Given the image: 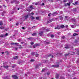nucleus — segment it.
Segmentation results:
<instances>
[{"label": "nucleus", "instance_id": "obj_1", "mask_svg": "<svg viewBox=\"0 0 79 79\" xmlns=\"http://www.w3.org/2000/svg\"><path fill=\"white\" fill-rule=\"evenodd\" d=\"M71 20L74 22V24H76V19L74 18H72L71 19Z\"/></svg>", "mask_w": 79, "mask_h": 79}, {"label": "nucleus", "instance_id": "obj_2", "mask_svg": "<svg viewBox=\"0 0 79 79\" xmlns=\"http://www.w3.org/2000/svg\"><path fill=\"white\" fill-rule=\"evenodd\" d=\"M12 77L13 79H18V77H17V76H16V75H13L12 76Z\"/></svg>", "mask_w": 79, "mask_h": 79}, {"label": "nucleus", "instance_id": "obj_3", "mask_svg": "<svg viewBox=\"0 0 79 79\" xmlns=\"http://www.w3.org/2000/svg\"><path fill=\"white\" fill-rule=\"evenodd\" d=\"M52 56V57H51L52 58H53V55H52L51 54H49L48 56H45V58H48V57H50V56Z\"/></svg>", "mask_w": 79, "mask_h": 79}, {"label": "nucleus", "instance_id": "obj_4", "mask_svg": "<svg viewBox=\"0 0 79 79\" xmlns=\"http://www.w3.org/2000/svg\"><path fill=\"white\" fill-rule=\"evenodd\" d=\"M57 14H58V13H56V12H54L52 13L51 15H52L53 16H56Z\"/></svg>", "mask_w": 79, "mask_h": 79}, {"label": "nucleus", "instance_id": "obj_5", "mask_svg": "<svg viewBox=\"0 0 79 79\" xmlns=\"http://www.w3.org/2000/svg\"><path fill=\"white\" fill-rule=\"evenodd\" d=\"M44 33V31H41L39 33V34L40 35V36H42L43 35V34Z\"/></svg>", "mask_w": 79, "mask_h": 79}, {"label": "nucleus", "instance_id": "obj_6", "mask_svg": "<svg viewBox=\"0 0 79 79\" xmlns=\"http://www.w3.org/2000/svg\"><path fill=\"white\" fill-rule=\"evenodd\" d=\"M52 67H53L54 68H58V67H59V65L57 64L56 65H52Z\"/></svg>", "mask_w": 79, "mask_h": 79}, {"label": "nucleus", "instance_id": "obj_7", "mask_svg": "<svg viewBox=\"0 0 79 79\" xmlns=\"http://www.w3.org/2000/svg\"><path fill=\"white\" fill-rule=\"evenodd\" d=\"M56 29H60V27L59 25H57V27L55 28Z\"/></svg>", "mask_w": 79, "mask_h": 79}, {"label": "nucleus", "instance_id": "obj_8", "mask_svg": "<svg viewBox=\"0 0 79 79\" xmlns=\"http://www.w3.org/2000/svg\"><path fill=\"white\" fill-rule=\"evenodd\" d=\"M54 20H53V19L50 20L48 21L47 22V23H51V22H52V21H53Z\"/></svg>", "mask_w": 79, "mask_h": 79}, {"label": "nucleus", "instance_id": "obj_9", "mask_svg": "<svg viewBox=\"0 0 79 79\" xmlns=\"http://www.w3.org/2000/svg\"><path fill=\"white\" fill-rule=\"evenodd\" d=\"M19 2L17 0H14V3H15V4H18V3H19Z\"/></svg>", "mask_w": 79, "mask_h": 79}, {"label": "nucleus", "instance_id": "obj_10", "mask_svg": "<svg viewBox=\"0 0 79 79\" xmlns=\"http://www.w3.org/2000/svg\"><path fill=\"white\" fill-rule=\"evenodd\" d=\"M56 79H58L59 77V74H56Z\"/></svg>", "mask_w": 79, "mask_h": 79}, {"label": "nucleus", "instance_id": "obj_11", "mask_svg": "<svg viewBox=\"0 0 79 79\" xmlns=\"http://www.w3.org/2000/svg\"><path fill=\"white\" fill-rule=\"evenodd\" d=\"M64 25H61L60 26V29L64 28Z\"/></svg>", "mask_w": 79, "mask_h": 79}, {"label": "nucleus", "instance_id": "obj_12", "mask_svg": "<svg viewBox=\"0 0 79 79\" xmlns=\"http://www.w3.org/2000/svg\"><path fill=\"white\" fill-rule=\"evenodd\" d=\"M35 55V52H32L31 53V55L32 56H34Z\"/></svg>", "mask_w": 79, "mask_h": 79}, {"label": "nucleus", "instance_id": "obj_13", "mask_svg": "<svg viewBox=\"0 0 79 79\" xmlns=\"http://www.w3.org/2000/svg\"><path fill=\"white\" fill-rule=\"evenodd\" d=\"M28 17H29V15H25L24 16V18L25 19H27V18H28Z\"/></svg>", "mask_w": 79, "mask_h": 79}, {"label": "nucleus", "instance_id": "obj_14", "mask_svg": "<svg viewBox=\"0 0 79 79\" xmlns=\"http://www.w3.org/2000/svg\"><path fill=\"white\" fill-rule=\"evenodd\" d=\"M27 11H32V9H30V8H28L27 9Z\"/></svg>", "mask_w": 79, "mask_h": 79}, {"label": "nucleus", "instance_id": "obj_15", "mask_svg": "<svg viewBox=\"0 0 79 79\" xmlns=\"http://www.w3.org/2000/svg\"><path fill=\"white\" fill-rule=\"evenodd\" d=\"M29 8L31 9V10H32V9H34V7H33V6L32 5L30 6Z\"/></svg>", "mask_w": 79, "mask_h": 79}, {"label": "nucleus", "instance_id": "obj_16", "mask_svg": "<svg viewBox=\"0 0 79 79\" xmlns=\"http://www.w3.org/2000/svg\"><path fill=\"white\" fill-rule=\"evenodd\" d=\"M18 59V56H16L14 57V60H17V59Z\"/></svg>", "mask_w": 79, "mask_h": 79}, {"label": "nucleus", "instance_id": "obj_17", "mask_svg": "<svg viewBox=\"0 0 79 79\" xmlns=\"http://www.w3.org/2000/svg\"><path fill=\"white\" fill-rule=\"evenodd\" d=\"M3 67L5 69H7L9 67V66L7 65V66H4Z\"/></svg>", "mask_w": 79, "mask_h": 79}, {"label": "nucleus", "instance_id": "obj_18", "mask_svg": "<svg viewBox=\"0 0 79 79\" xmlns=\"http://www.w3.org/2000/svg\"><path fill=\"white\" fill-rule=\"evenodd\" d=\"M16 65L15 64H14L12 66V68H15L16 67Z\"/></svg>", "mask_w": 79, "mask_h": 79}, {"label": "nucleus", "instance_id": "obj_19", "mask_svg": "<svg viewBox=\"0 0 79 79\" xmlns=\"http://www.w3.org/2000/svg\"><path fill=\"white\" fill-rule=\"evenodd\" d=\"M0 37H2H2H5V35L2 34L0 36Z\"/></svg>", "mask_w": 79, "mask_h": 79}, {"label": "nucleus", "instance_id": "obj_20", "mask_svg": "<svg viewBox=\"0 0 79 79\" xmlns=\"http://www.w3.org/2000/svg\"><path fill=\"white\" fill-rule=\"evenodd\" d=\"M78 35V34H77L76 33H75L74 34H73V36H76V35Z\"/></svg>", "mask_w": 79, "mask_h": 79}, {"label": "nucleus", "instance_id": "obj_21", "mask_svg": "<svg viewBox=\"0 0 79 79\" xmlns=\"http://www.w3.org/2000/svg\"><path fill=\"white\" fill-rule=\"evenodd\" d=\"M35 45L36 47H37L38 46H40V44H35Z\"/></svg>", "mask_w": 79, "mask_h": 79}, {"label": "nucleus", "instance_id": "obj_22", "mask_svg": "<svg viewBox=\"0 0 79 79\" xmlns=\"http://www.w3.org/2000/svg\"><path fill=\"white\" fill-rule=\"evenodd\" d=\"M60 19L61 21H62L63 19V18L62 17H60Z\"/></svg>", "mask_w": 79, "mask_h": 79}, {"label": "nucleus", "instance_id": "obj_23", "mask_svg": "<svg viewBox=\"0 0 79 79\" xmlns=\"http://www.w3.org/2000/svg\"><path fill=\"white\" fill-rule=\"evenodd\" d=\"M36 34H37V33H34L32 34V35H33V36H34V35H35Z\"/></svg>", "mask_w": 79, "mask_h": 79}, {"label": "nucleus", "instance_id": "obj_24", "mask_svg": "<svg viewBox=\"0 0 79 79\" xmlns=\"http://www.w3.org/2000/svg\"><path fill=\"white\" fill-rule=\"evenodd\" d=\"M30 18L32 19H35V18H34V17L32 16H31V17H30Z\"/></svg>", "mask_w": 79, "mask_h": 79}, {"label": "nucleus", "instance_id": "obj_25", "mask_svg": "<svg viewBox=\"0 0 79 79\" xmlns=\"http://www.w3.org/2000/svg\"><path fill=\"white\" fill-rule=\"evenodd\" d=\"M5 28V27H0V29H4V28Z\"/></svg>", "mask_w": 79, "mask_h": 79}, {"label": "nucleus", "instance_id": "obj_26", "mask_svg": "<svg viewBox=\"0 0 79 79\" xmlns=\"http://www.w3.org/2000/svg\"><path fill=\"white\" fill-rule=\"evenodd\" d=\"M19 48H23V47L21 46V45H19Z\"/></svg>", "mask_w": 79, "mask_h": 79}, {"label": "nucleus", "instance_id": "obj_27", "mask_svg": "<svg viewBox=\"0 0 79 79\" xmlns=\"http://www.w3.org/2000/svg\"><path fill=\"white\" fill-rule=\"evenodd\" d=\"M40 66V65H38V64H37L36 65V66H35V68H38V67Z\"/></svg>", "mask_w": 79, "mask_h": 79}, {"label": "nucleus", "instance_id": "obj_28", "mask_svg": "<svg viewBox=\"0 0 79 79\" xmlns=\"http://www.w3.org/2000/svg\"><path fill=\"white\" fill-rule=\"evenodd\" d=\"M19 44V43H15V44H14V45H18V44Z\"/></svg>", "mask_w": 79, "mask_h": 79}, {"label": "nucleus", "instance_id": "obj_29", "mask_svg": "<svg viewBox=\"0 0 79 79\" xmlns=\"http://www.w3.org/2000/svg\"><path fill=\"white\" fill-rule=\"evenodd\" d=\"M73 11H77V8H75L73 9Z\"/></svg>", "mask_w": 79, "mask_h": 79}, {"label": "nucleus", "instance_id": "obj_30", "mask_svg": "<svg viewBox=\"0 0 79 79\" xmlns=\"http://www.w3.org/2000/svg\"><path fill=\"white\" fill-rule=\"evenodd\" d=\"M2 25H3V23H2V21H0V25L1 26Z\"/></svg>", "mask_w": 79, "mask_h": 79}, {"label": "nucleus", "instance_id": "obj_31", "mask_svg": "<svg viewBox=\"0 0 79 79\" xmlns=\"http://www.w3.org/2000/svg\"><path fill=\"white\" fill-rule=\"evenodd\" d=\"M35 56L36 57H38L39 56V54H35Z\"/></svg>", "mask_w": 79, "mask_h": 79}, {"label": "nucleus", "instance_id": "obj_32", "mask_svg": "<svg viewBox=\"0 0 79 79\" xmlns=\"http://www.w3.org/2000/svg\"><path fill=\"white\" fill-rule=\"evenodd\" d=\"M30 61H31V62H33L34 61H35V60H34V59H31L30 60Z\"/></svg>", "mask_w": 79, "mask_h": 79}, {"label": "nucleus", "instance_id": "obj_33", "mask_svg": "<svg viewBox=\"0 0 79 79\" xmlns=\"http://www.w3.org/2000/svg\"><path fill=\"white\" fill-rule=\"evenodd\" d=\"M65 48H69V47L68 46H65Z\"/></svg>", "mask_w": 79, "mask_h": 79}, {"label": "nucleus", "instance_id": "obj_34", "mask_svg": "<svg viewBox=\"0 0 79 79\" xmlns=\"http://www.w3.org/2000/svg\"><path fill=\"white\" fill-rule=\"evenodd\" d=\"M13 3H15V0H13L11 1V3L13 4Z\"/></svg>", "mask_w": 79, "mask_h": 79}, {"label": "nucleus", "instance_id": "obj_35", "mask_svg": "<svg viewBox=\"0 0 79 79\" xmlns=\"http://www.w3.org/2000/svg\"><path fill=\"white\" fill-rule=\"evenodd\" d=\"M48 40H46V42L47 44H49V43H50V42H48Z\"/></svg>", "mask_w": 79, "mask_h": 79}, {"label": "nucleus", "instance_id": "obj_36", "mask_svg": "<svg viewBox=\"0 0 79 79\" xmlns=\"http://www.w3.org/2000/svg\"><path fill=\"white\" fill-rule=\"evenodd\" d=\"M71 27H72V28H74V25H71Z\"/></svg>", "mask_w": 79, "mask_h": 79}, {"label": "nucleus", "instance_id": "obj_37", "mask_svg": "<svg viewBox=\"0 0 79 79\" xmlns=\"http://www.w3.org/2000/svg\"><path fill=\"white\" fill-rule=\"evenodd\" d=\"M36 19H37V20H39V17H36Z\"/></svg>", "mask_w": 79, "mask_h": 79}, {"label": "nucleus", "instance_id": "obj_38", "mask_svg": "<svg viewBox=\"0 0 79 79\" xmlns=\"http://www.w3.org/2000/svg\"><path fill=\"white\" fill-rule=\"evenodd\" d=\"M30 44H31V45H34V42H31Z\"/></svg>", "mask_w": 79, "mask_h": 79}, {"label": "nucleus", "instance_id": "obj_39", "mask_svg": "<svg viewBox=\"0 0 79 79\" xmlns=\"http://www.w3.org/2000/svg\"><path fill=\"white\" fill-rule=\"evenodd\" d=\"M75 52H72V53H71V55H74V54H75Z\"/></svg>", "mask_w": 79, "mask_h": 79}, {"label": "nucleus", "instance_id": "obj_40", "mask_svg": "<svg viewBox=\"0 0 79 79\" xmlns=\"http://www.w3.org/2000/svg\"><path fill=\"white\" fill-rule=\"evenodd\" d=\"M51 37L52 38H53V37H54V35H51Z\"/></svg>", "mask_w": 79, "mask_h": 79}, {"label": "nucleus", "instance_id": "obj_41", "mask_svg": "<svg viewBox=\"0 0 79 79\" xmlns=\"http://www.w3.org/2000/svg\"><path fill=\"white\" fill-rule=\"evenodd\" d=\"M36 47V46H35V45H33V48H35Z\"/></svg>", "mask_w": 79, "mask_h": 79}, {"label": "nucleus", "instance_id": "obj_42", "mask_svg": "<svg viewBox=\"0 0 79 79\" xmlns=\"http://www.w3.org/2000/svg\"><path fill=\"white\" fill-rule=\"evenodd\" d=\"M69 55V53L68 54H65V56H68V55Z\"/></svg>", "mask_w": 79, "mask_h": 79}, {"label": "nucleus", "instance_id": "obj_43", "mask_svg": "<svg viewBox=\"0 0 79 79\" xmlns=\"http://www.w3.org/2000/svg\"><path fill=\"white\" fill-rule=\"evenodd\" d=\"M75 32H79V30L75 31Z\"/></svg>", "mask_w": 79, "mask_h": 79}, {"label": "nucleus", "instance_id": "obj_44", "mask_svg": "<svg viewBox=\"0 0 79 79\" xmlns=\"http://www.w3.org/2000/svg\"><path fill=\"white\" fill-rule=\"evenodd\" d=\"M4 35H5V36H7V35H8V33L5 34Z\"/></svg>", "mask_w": 79, "mask_h": 79}, {"label": "nucleus", "instance_id": "obj_45", "mask_svg": "<svg viewBox=\"0 0 79 79\" xmlns=\"http://www.w3.org/2000/svg\"><path fill=\"white\" fill-rule=\"evenodd\" d=\"M15 44V43H11V45H14Z\"/></svg>", "mask_w": 79, "mask_h": 79}, {"label": "nucleus", "instance_id": "obj_46", "mask_svg": "<svg viewBox=\"0 0 79 79\" xmlns=\"http://www.w3.org/2000/svg\"><path fill=\"white\" fill-rule=\"evenodd\" d=\"M77 42H78V41L77 40H76L75 41V43H77Z\"/></svg>", "mask_w": 79, "mask_h": 79}, {"label": "nucleus", "instance_id": "obj_47", "mask_svg": "<svg viewBox=\"0 0 79 79\" xmlns=\"http://www.w3.org/2000/svg\"><path fill=\"white\" fill-rule=\"evenodd\" d=\"M27 45V43H25L24 44V45H23V46H26Z\"/></svg>", "mask_w": 79, "mask_h": 79}, {"label": "nucleus", "instance_id": "obj_48", "mask_svg": "<svg viewBox=\"0 0 79 79\" xmlns=\"http://www.w3.org/2000/svg\"><path fill=\"white\" fill-rule=\"evenodd\" d=\"M52 13H50L48 15V16H50V15H52Z\"/></svg>", "mask_w": 79, "mask_h": 79}, {"label": "nucleus", "instance_id": "obj_49", "mask_svg": "<svg viewBox=\"0 0 79 79\" xmlns=\"http://www.w3.org/2000/svg\"><path fill=\"white\" fill-rule=\"evenodd\" d=\"M64 79V77H61L60 78V79Z\"/></svg>", "mask_w": 79, "mask_h": 79}, {"label": "nucleus", "instance_id": "obj_50", "mask_svg": "<svg viewBox=\"0 0 79 79\" xmlns=\"http://www.w3.org/2000/svg\"><path fill=\"white\" fill-rule=\"evenodd\" d=\"M62 39H65V36H63L62 37Z\"/></svg>", "mask_w": 79, "mask_h": 79}, {"label": "nucleus", "instance_id": "obj_51", "mask_svg": "<svg viewBox=\"0 0 79 79\" xmlns=\"http://www.w3.org/2000/svg\"><path fill=\"white\" fill-rule=\"evenodd\" d=\"M27 39H29V40H31V37H30L27 38Z\"/></svg>", "mask_w": 79, "mask_h": 79}, {"label": "nucleus", "instance_id": "obj_52", "mask_svg": "<svg viewBox=\"0 0 79 79\" xmlns=\"http://www.w3.org/2000/svg\"><path fill=\"white\" fill-rule=\"evenodd\" d=\"M21 44H24V42H21Z\"/></svg>", "mask_w": 79, "mask_h": 79}, {"label": "nucleus", "instance_id": "obj_53", "mask_svg": "<svg viewBox=\"0 0 79 79\" xmlns=\"http://www.w3.org/2000/svg\"><path fill=\"white\" fill-rule=\"evenodd\" d=\"M10 78V77H6V79H9Z\"/></svg>", "mask_w": 79, "mask_h": 79}, {"label": "nucleus", "instance_id": "obj_54", "mask_svg": "<svg viewBox=\"0 0 79 79\" xmlns=\"http://www.w3.org/2000/svg\"><path fill=\"white\" fill-rule=\"evenodd\" d=\"M47 75H50V73H47Z\"/></svg>", "mask_w": 79, "mask_h": 79}, {"label": "nucleus", "instance_id": "obj_55", "mask_svg": "<svg viewBox=\"0 0 79 79\" xmlns=\"http://www.w3.org/2000/svg\"><path fill=\"white\" fill-rule=\"evenodd\" d=\"M75 5H77V2H75Z\"/></svg>", "mask_w": 79, "mask_h": 79}, {"label": "nucleus", "instance_id": "obj_56", "mask_svg": "<svg viewBox=\"0 0 79 79\" xmlns=\"http://www.w3.org/2000/svg\"><path fill=\"white\" fill-rule=\"evenodd\" d=\"M18 24H19V23H16V26H18Z\"/></svg>", "mask_w": 79, "mask_h": 79}, {"label": "nucleus", "instance_id": "obj_57", "mask_svg": "<svg viewBox=\"0 0 79 79\" xmlns=\"http://www.w3.org/2000/svg\"><path fill=\"white\" fill-rule=\"evenodd\" d=\"M67 2V1H66V0H64V1H63V2Z\"/></svg>", "mask_w": 79, "mask_h": 79}, {"label": "nucleus", "instance_id": "obj_58", "mask_svg": "<svg viewBox=\"0 0 79 79\" xmlns=\"http://www.w3.org/2000/svg\"><path fill=\"white\" fill-rule=\"evenodd\" d=\"M35 5H38V3H36L35 4Z\"/></svg>", "mask_w": 79, "mask_h": 79}, {"label": "nucleus", "instance_id": "obj_59", "mask_svg": "<svg viewBox=\"0 0 79 79\" xmlns=\"http://www.w3.org/2000/svg\"><path fill=\"white\" fill-rule=\"evenodd\" d=\"M15 48L16 50H18V48Z\"/></svg>", "mask_w": 79, "mask_h": 79}, {"label": "nucleus", "instance_id": "obj_60", "mask_svg": "<svg viewBox=\"0 0 79 79\" xmlns=\"http://www.w3.org/2000/svg\"><path fill=\"white\" fill-rule=\"evenodd\" d=\"M67 5H68V6H69L70 5L69 3H67Z\"/></svg>", "mask_w": 79, "mask_h": 79}, {"label": "nucleus", "instance_id": "obj_61", "mask_svg": "<svg viewBox=\"0 0 79 79\" xmlns=\"http://www.w3.org/2000/svg\"><path fill=\"white\" fill-rule=\"evenodd\" d=\"M22 29H25V28H24V27H22Z\"/></svg>", "mask_w": 79, "mask_h": 79}, {"label": "nucleus", "instance_id": "obj_62", "mask_svg": "<svg viewBox=\"0 0 79 79\" xmlns=\"http://www.w3.org/2000/svg\"><path fill=\"white\" fill-rule=\"evenodd\" d=\"M68 16H65V18H68Z\"/></svg>", "mask_w": 79, "mask_h": 79}, {"label": "nucleus", "instance_id": "obj_63", "mask_svg": "<svg viewBox=\"0 0 79 79\" xmlns=\"http://www.w3.org/2000/svg\"><path fill=\"white\" fill-rule=\"evenodd\" d=\"M13 13H14V12H12L11 13V14L12 15H13Z\"/></svg>", "mask_w": 79, "mask_h": 79}, {"label": "nucleus", "instance_id": "obj_64", "mask_svg": "<svg viewBox=\"0 0 79 79\" xmlns=\"http://www.w3.org/2000/svg\"><path fill=\"white\" fill-rule=\"evenodd\" d=\"M34 13H31V15H33Z\"/></svg>", "mask_w": 79, "mask_h": 79}]
</instances>
